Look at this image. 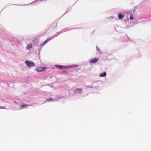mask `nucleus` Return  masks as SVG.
<instances>
[{
  "label": "nucleus",
  "mask_w": 151,
  "mask_h": 151,
  "mask_svg": "<svg viewBox=\"0 0 151 151\" xmlns=\"http://www.w3.org/2000/svg\"><path fill=\"white\" fill-rule=\"evenodd\" d=\"M25 63L27 66L29 67H33L35 65L34 63L32 61L26 60L25 61Z\"/></svg>",
  "instance_id": "nucleus-1"
},
{
  "label": "nucleus",
  "mask_w": 151,
  "mask_h": 151,
  "mask_svg": "<svg viewBox=\"0 0 151 151\" xmlns=\"http://www.w3.org/2000/svg\"><path fill=\"white\" fill-rule=\"evenodd\" d=\"M55 66L60 70H62L63 69L67 68H69V67L68 66H63L59 65H55Z\"/></svg>",
  "instance_id": "nucleus-2"
},
{
  "label": "nucleus",
  "mask_w": 151,
  "mask_h": 151,
  "mask_svg": "<svg viewBox=\"0 0 151 151\" xmlns=\"http://www.w3.org/2000/svg\"><path fill=\"white\" fill-rule=\"evenodd\" d=\"M45 67H39L37 68L36 70L38 72H42L45 70Z\"/></svg>",
  "instance_id": "nucleus-3"
},
{
  "label": "nucleus",
  "mask_w": 151,
  "mask_h": 151,
  "mask_svg": "<svg viewBox=\"0 0 151 151\" xmlns=\"http://www.w3.org/2000/svg\"><path fill=\"white\" fill-rule=\"evenodd\" d=\"M98 60L97 58H94L91 60L90 61L91 63H95L97 62Z\"/></svg>",
  "instance_id": "nucleus-4"
},
{
  "label": "nucleus",
  "mask_w": 151,
  "mask_h": 151,
  "mask_svg": "<svg viewBox=\"0 0 151 151\" xmlns=\"http://www.w3.org/2000/svg\"><path fill=\"white\" fill-rule=\"evenodd\" d=\"M82 91V89H77L74 90V91L75 93H81Z\"/></svg>",
  "instance_id": "nucleus-5"
},
{
  "label": "nucleus",
  "mask_w": 151,
  "mask_h": 151,
  "mask_svg": "<svg viewBox=\"0 0 151 151\" xmlns=\"http://www.w3.org/2000/svg\"><path fill=\"white\" fill-rule=\"evenodd\" d=\"M124 16L123 14H122L121 13H119L118 14V17L119 19H121Z\"/></svg>",
  "instance_id": "nucleus-6"
},
{
  "label": "nucleus",
  "mask_w": 151,
  "mask_h": 151,
  "mask_svg": "<svg viewBox=\"0 0 151 151\" xmlns=\"http://www.w3.org/2000/svg\"><path fill=\"white\" fill-rule=\"evenodd\" d=\"M50 39V38H48L47 39L45 42H44L43 43V44H41L40 46H41V45H44L45 44H46L48 41Z\"/></svg>",
  "instance_id": "nucleus-7"
},
{
  "label": "nucleus",
  "mask_w": 151,
  "mask_h": 151,
  "mask_svg": "<svg viewBox=\"0 0 151 151\" xmlns=\"http://www.w3.org/2000/svg\"><path fill=\"white\" fill-rule=\"evenodd\" d=\"M106 73L105 72H104L103 73L100 74L99 76L100 77H104L106 76Z\"/></svg>",
  "instance_id": "nucleus-8"
},
{
  "label": "nucleus",
  "mask_w": 151,
  "mask_h": 151,
  "mask_svg": "<svg viewBox=\"0 0 151 151\" xmlns=\"http://www.w3.org/2000/svg\"><path fill=\"white\" fill-rule=\"evenodd\" d=\"M32 47V45L31 43H30L27 44V49H29Z\"/></svg>",
  "instance_id": "nucleus-9"
},
{
  "label": "nucleus",
  "mask_w": 151,
  "mask_h": 151,
  "mask_svg": "<svg viewBox=\"0 0 151 151\" xmlns=\"http://www.w3.org/2000/svg\"><path fill=\"white\" fill-rule=\"evenodd\" d=\"M27 106V105H25V104H23L21 106V108H22L23 107L26 108Z\"/></svg>",
  "instance_id": "nucleus-10"
},
{
  "label": "nucleus",
  "mask_w": 151,
  "mask_h": 151,
  "mask_svg": "<svg viewBox=\"0 0 151 151\" xmlns=\"http://www.w3.org/2000/svg\"><path fill=\"white\" fill-rule=\"evenodd\" d=\"M97 50L99 52V53H101V51L97 47Z\"/></svg>",
  "instance_id": "nucleus-11"
},
{
  "label": "nucleus",
  "mask_w": 151,
  "mask_h": 151,
  "mask_svg": "<svg viewBox=\"0 0 151 151\" xmlns=\"http://www.w3.org/2000/svg\"><path fill=\"white\" fill-rule=\"evenodd\" d=\"M130 20H133V17L132 16V15H130Z\"/></svg>",
  "instance_id": "nucleus-12"
},
{
  "label": "nucleus",
  "mask_w": 151,
  "mask_h": 151,
  "mask_svg": "<svg viewBox=\"0 0 151 151\" xmlns=\"http://www.w3.org/2000/svg\"><path fill=\"white\" fill-rule=\"evenodd\" d=\"M48 100H52V98H50V99H49Z\"/></svg>",
  "instance_id": "nucleus-13"
}]
</instances>
